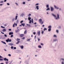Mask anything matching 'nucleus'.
<instances>
[{
  "label": "nucleus",
  "mask_w": 64,
  "mask_h": 64,
  "mask_svg": "<svg viewBox=\"0 0 64 64\" xmlns=\"http://www.w3.org/2000/svg\"><path fill=\"white\" fill-rule=\"evenodd\" d=\"M9 38H8L7 40H6V42H9Z\"/></svg>",
  "instance_id": "18"
},
{
  "label": "nucleus",
  "mask_w": 64,
  "mask_h": 64,
  "mask_svg": "<svg viewBox=\"0 0 64 64\" xmlns=\"http://www.w3.org/2000/svg\"><path fill=\"white\" fill-rule=\"evenodd\" d=\"M25 15V14H24V13H22V14L21 15H20V16H22V17H23V16Z\"/></svg>",
  "instance_id": "9"
},
{
  "label": "nucleus",
  "mask_w": 64,
  "mask_h": 64,
  "mask_svg": "<svg viewBox=\"0 0 64 64\" xmlns=\"http://www.w3.org/2000/svg\"><path fill=\"white\" fill-rule=\"evenodd\" d=\"M23 20H22L20 22V23H23Z\"/></svg>",
  "instance_id": "42"
},
{
  "label": "nucleus",
  "mask_w": 64,
  "mask_h": 64,
  "mask_svg": "<svg viewBox=\"0 0 64 64\" xmlns=\"http://www.w3.org/2000/svg\"><path fill=\"white\" fill-rule=\"evenodd\" d=\"M6 64H8V62H6Z\"/></svg>",
  "instance_id": "63"
},
{
  "label": "nucleus",
  "mask_w": 64,
  "mask_h": 64,
  "mask_svg": "<svg viewBox=\"0 0 64 64\" xmlns=\"http://www.w3.org/2000/svg\"><path fill=\"white\" fill-rule=\"evenodd\" d=\"M20 43V42L19 41H18V42L16 43V44H18Z\"/></svg>",
  "instance_id": "26"
},
{
  "label": "nucleus",
  "mask_w": 64,
  "mask_h": 64,
  "mask_svg": "<svg viewBox=\"0 0 64 64\" xmlns=\"http://www.w3.org/2000/svg\"><path fill=\"white\" fill-rule=\"evenodd\" d=\"M50 9L51 11L52 12L53 10H54V8H53V7H51L50 8Z\"/></svg>",
  "instance_id": "3"
},
{
  "label": "nucleus",
  "mask_w": 64,
  "mask_h": 64,
  "mask_svg": "<svg viewBox=\"0 0 64 64\" xmlns=\"http://www.w3.org/2000/svg\"><path fill=\"white\" fill-rule=\"evenodd\" d=\"M41 45H42V46H43V44H42V43H41Z\"/></svg>",
  "instance_id": "58"
},
{
  "label": "nucleus",
  "mask_w": 64,
  "mask_h": 64,
  "mask_svg": "<svg viewBox=\"0 0 64 64\" xmlns=\"http://www.w3.org/2000/svg\"><path fill=\"white\" fill-rule=\"evenodd\" d=\"M4 36L5 37H7V35L6 34H4Z\"/></svg>",
  "instance_id": "37"
},
{
  "label": "nucleus",
  "mask_w": 64,
  "mask_h": 64,
  "mask_svg": "<svg viewBox=\"0 0 64 64\" xmlns=\"http://www.w3.org/2000/svg\"><path fill=\"white\" fill-rule=\"evenodd\" d=\"M34 20H36V21H37V19L36 18H35Z\"/></svg>",
  "instance_id": "60"
},
{
  "label": "nucleus",
  "mask_w": 64,
  "mask_h": 64,
  "mask_svg": "<svg viewBox=\"0 0 64 64\" xmlns=\"http://www.w3.org/2000/svg\"><path fill=\"white\" fill-rule=\"evenodd\" d=\"M61 27L60 26H59L58 27V28H59V29H60L61 28Z\"/></svg>",
  "instance_id": "41"
},
{
  "label": "nucleus",
  "mask_w": 64,
  "mask_h": 64,
  "mask_svg": "<svg viewBox=\"0 0 64 64\" xmlns=\"http://www.w3.org/2000/svg\"><path fill=\"white\" fill-rule=\"evenodd\" d=\"M20 39L18 38H17V41H18V40L20 41Z\"/></svg>",
  "instance_id": "35"
},
{
  "label": "nucleus",
  "mask_w": 64,
  "mask_h": 64,
  "mask_svg": "<svg viewBox=\"0 0 64 64\" xmlns=\"http://www.w3.org/2000/svg\"><path fill=\"white\" fill-rule=\"evenodd\" d=\"M54 6L55 9H59V8L57 7V6L55 5H54Z\"/></svg>",
  "instance_id": "2"
},
{
  "label": "nucleus",
  "mask_w": 64,
  "mask_h": 64,
  "mask_svg": "<svg viewBox=\"0 0 64 64\" xmlns=\"http://www.w3.org/2000/svg\"><path fill=\"white\" fill-rule=\"evenodd\" d=\"M15 22H14V24L13 25V27H15Z\"/></svg>",
  "instance_id": "29"
},
{
  "label": "nucleus",
  "mask_w": 64,
  "mask_h": 64,
  "mask_svg": "<svg viewBox=\"0 0 64 64\" xmlns=\"http://www.w3.org/2000/svg\"><path fill=\"white\" fill-rule=\"evenodd\" d=\"M26 25L28 26L29 27H31V26H30V24H26Z\"/></svg>",
  "instance_id": "22"
},
{
  "label": "nucleus",
  "mask_w": 64,
  "mask_h": 64,
  "mask_svg": "<svg viewBox=\"0 0 64 64\" xmlns=\"http://www.w3.org/2000/svg\"><path fill=\"white\" fill-rule=\"evenodd\" d=\"M24 36V34H21L20 35V37H23V36Z\"/></svg>",
  "instance_id": "12"
},
{
  "label": "nucleus",
  "mask_w": 64,
  "mask_h": 64,
  "mask_svg": "<svg viewBox=\"0 0 64 64\" xmlns=\"http://www.w3.org/2000/svg\"><path fill=\"white\" fill-rule=\"evenodd\" d=\"M17 17H18V16H16V17H15V20H17Z\"/></svg>",
  "instance_id": "24"
},
{
  "label": "nucleus",
  "mask_w": 64,
  "mask_h": 64,
  "mask_svg": "<svg viewBox=\"0 0 64 64\" xmlns=\"http://www.w3.org/2000/svg\"><path fill=\"white\" fill-rule=\"evenodd\" d=\"M19 23V20H16V23Z\"/></svg>",
  "instance_id": "32"
},
{
  "label": "nucleus",
  "mask_w": 64,
  "mask_h": 64,
  "mask_svg": "<svg viewBox=\"0 0 64 64\" xmlns=\"http://www.w3.org/2000/svg\"><path fill=\"white\" fill-rule=\"evenodd\" d=\"M36 36H34V39H35V40H36Z\"/></svg>",
  "instance_id": "50"
},
{
  "label": "nucleus",
  "mask_w": 64,
  "mask_h": 64,
  "mask_svg": "<svg viewBox=\"0 0 64 64\" xmlns=\"http://www.w3.org/2000/svg\"><path fill=\"white\" fill-rule=\"evenodd\" d=\"M33 34L34 35H35V34H36V32H34Z\"/></svg>",
  "instance_id": "52"
},
{
  "label": "nucleus",
  "mask_w": 64,
  "mask_h": 64,
  "mask_svg": "<svg viewBox=\"0 0 64 64\" xmlns=\"http://www.w3.org/2000/svg\"><path fill=\"white\" fill-rule=\"evenodd\" d=\"M13 36V35H11L10 36L11 37H12Z\"/></svg>",
  "instance_id": "61"
},
{
  "label": "nucleus",
  "mask_w": 64,
  "mask_h": 64,
  "mask_svg": "<svg viewBox=\"0 0 64 64\" xmlns=\"http://www.w3.org/2000/svg\"><path fill=\"white\" fill-rule=\"evenodd\" d=\"M4 60L5 61H8V59H7L6 58H5L4 59Z\"/></svg>",
  "instance_id": "5"
},
{
  "label": "nucleus",
  "mask_w": 64,
  "mask_h": 64,
  "mask_svg": "<svg viewBox=\"0 0 64 64\" xmlns=\"http://www.w3.org/2000/svg\"><path fill=\"white\" fill-rule=\"evenodd\" d=\"M48 7H49V5H46V8H48Z\"/></svg>",
  "instance_id": "36"
},
{
  "label": "nucleus",
  "mask_w": 64,
  "mask_h": 64,
  "mask_svg": "<svg viewBox=\"0 0 64 64\" xmlns=\"http://www.w3.org/2000/svg\"><path fill=\"white\" fill-rule=\"evenodd\" d=\"M15 31L16 33H17V32H19V30H16Z\"/></svg>",
  "instance_id": "21"
},
{
  "label": "nucleus",
  "mask_w": 64,
  "mask_h": 64,
  "mask_svg": "<svg viewBox=\"0 0 64 64\" xmlns=\"http://www.w3.org/2000/svg\"><path fill=\"white\" fill-rule=\"evenodd\" d=\"M27 33V30H26L24 31V34H26Z\"/></svg>",
  "instance_id": "23"
},
{
  "label": "nucleus",
  "mask_w": 64,
  "mask_h": 64,
  "mask_svg": "<svg viewBox=\"0 0 64 64\" xmlns=\"http://www.w3.org/2000/svg\"><path fill=\"white\" fill-rule=\"evenodd\" d=\"M52 15L54 16V19H55V20H58L60 19V17H59V14H57V17H56V15H55V14H52Z\"/></svg>",
  "instance_id": "1"
},
{
  "label": "nucleus",
  "mask_w": 64,
  "mask_h": 64,
  "mask_svg": "<svg viewBox=\"0 0 64 64\" xmlns=\"http://www.w3.org/2000/svg\"><path fill=\"white\" fill-rule=\"evenodd\" d=\"M3 1H2L0 2V3H3Z\"/></svg>",
  "instance_id": "40"
},
{
  "label": "nucleus",
  "mask_w": 64,
  "mask_h": 64,
  "mask_svg": "<svg viewBox=\"0 0 64 64\" xmlns=\"http://www.w3.org/2000/svg\"><path fill=\"white\" fill-rule=\"evenodd\" d=\"M31 14H28V16L29 17H30V16H31Z\"/></svg>",
  "instance_id": "33"
},
{
  "label": "nucleus",
  "mask_w": 64,
  "mask_h": 64,
  "mask_svg": "<svg viewBox=\"0 0 64 64\" xmlns=\"http://www.w3.org/2000/svg\"><path fill=\"white\" fill-rule=\"evenodd\" d=\"M9 45H10V46H12V45H13L14 44L13 43H10L8 44Z\"/></svg>",
  "instance_id": "8"
},
{
  "label": "nucleus",
  "mask_w": 64,
  "mask_h": 64,
  "mask_svg": "<svg viewBox=\"0 0 64 64\" xmlns=\"http://www.w3.org/2000/svg\"><path fill=\"white\" fill-rule=\"evenodd\" d=\"M1 33H2L3 34H4V33L2 32H1Z\"/></svg>",
  "instance_id": "62"
},
{
  "label": "nucleus",
  "mask_w": 64,
  "mask_h": 64,
  "mask_svg": "<svg viewBox=\"0 0 64 64\" xmlns=\"http://www.w3.org/2000/svg\"><path fill=\"white\" fill-rule=\"evenodd\" d=\"M3 60V59L2 58H0V61H2Z\"/></svg>",
  "instance_id": "47"
},
{
  "label": "nucleus",
  "mask_w": 64,
  "mask_h": 64,
  "mask_svg": "<svg viewBox=\"0 0 64 64\" xmlns=\"http://www.w3.org/2000/svg\"><path fill=\"white\" fill-rule=\"evenodd\" d=\"M1 42L2 43H3L4 44H6V42H4L3 41H2Z\"/></svg>",
  "instance_id": "15"
},
{
  "label": "nucleus",
  "mask_w": 64,
  "mask_h": 64,
  "mask_svg": "<svg viewBox=\"0 0 64 64\" xmlns=\"http://www.w3.org/2000/svg\"><path fill=\"white\" fill-rule=\"evenodd\" d=\"M43 33H44V31H42V34H43Z\"/></svg>",
  "instance_id": "45"
},
{
  "label": "nucleus",
  "mask_w": 64,
  "mask_h": 64,
  "mask_svg": "<svg viewBox=\"0 0 64 64\" xmlns=\"http://www.w3.org/2000/svg\"><path fill=\"white\" fill-rule=\"evenodd\" d=\"M39 5V4L38 3L36 4H35L36 6V5Z\"/></svg>",
  "instance_id": "51"
},
{
  "label": "nucleus",
  "mask_w": 64,
  "mask_h": 64,
  "mask_svg": "<svg viewBox=\"0 0 64 64\" xmlns=\"http://www.w3.org/2000/svg\"><path fill=\"white\" fill-rule=\"evenodd\" d=\"M38 48H42V47L41 46H38Z\"/></svg>",
  "instance_id": "28"
},
{
  "label": "nucleus",
  "mask_w": 64,
  "mask_h": 64,
  "mask_svg": "<svg viewBox=\"0 0 64 64\" xmlns=\"http://www.w3.org/2000/svg\"><path fill=\"white\" fill-rule=\"evenodd\" d=\"M28 20H30L31 19V18L29 16V17H28Z\"/></svg>",
  "instance_id": "19"
},
{
  "label": "nucleus",
  "mask_w": 64,
  "mask_h": 64,
  "mask_svg": "<svg viewBox=\"0 0 64 64\" xmlns=\"http://www.w3.org/2000/svg\"><path fill=\"white\" fill-rule=\"evenodd\" d=\"M14 49H16V47H14Z\"/></svg>",
  "instance_id": "53"
},
{
  "label": "nucleus",
  "mask_w": 64,
  "mask_h": 64,
  "mask_svg": "<svg viewBox=\"0 0 64 64\" xmlns=\"http://www.w3.org/2000/svg\"><path fill=\"white\" fill-rule=\"evenodd\" d=\"M57 40V39H54V42H56V41Z\"/></svg>",
  "instance_id": "25"
},
{
  "label": "nucleus",
  "mask_w": 64,
  "mask_h": 64,
  "mask_svg": "<svg viewBox=\"0 0 64 64\" xmlns=\"http://www.w3.org/2000/svg\"><path fill=\"white\" fill-rule=\"evenodd\" d=\"M20 47L21 49H23V48H24V47L23 46H20Z\"/></svg>",
  "instance_id": "10"
},
{
  "label": "nucleus",
  "mask_w": 64,
  "mask_h": 64,
  "mask_svg": "<svg viewBox=\"0 0 64 64\" xmlns=\"http://www.w3.org/2000/svg\"><path fill=\"white\" fill-rule=\"evenodd\" d=\"M7 5H10V4H9V3H7Z\"/></svg>",
  "instance_id": "57"
},
{
  "label": "nucleus",
  "mask_w": 64,
  "mask_h": 64,
  "mask_svg": "<svg viewBox=\"0 0 64 64\" xmlns=\"http://www.w3.org/2000/svg\"><path fill=\"white\" fill-rule=\"evenodd\" d=\"M38 35L39 36L40 35V31H39L38 32Z\"/></svg>",
  "instance_id": "7"
},
{
  "label": "nucleus",
  "mask_w": 64,
  "mask_h": 64,
  "mask_svg": "<svg viewBox=\"0 0 64 64\" xmlns=\"http://www.w3.org/2000/svg\"><path fill=\"white\" fill-rule=\"evenodd\" d=\"M56 32L57 33H58V30H56Z\"/></svg>",
  "instance_id": "59"
},
{
  "label": "nucleus",
  "mask_w": 64,
  "mask_h": 64,
  "mask_svg": "<svg viewBox=\"0 0 64 64\" xmlns=\"http://www.w3.org/2000/svg\"><path fill=\"white\" fill-rule=\"evenodd\" d=\"M36 8L37 10H39V6H36Z\"/></svg>",
  "instance_id": "16"
},
{
  "label": "nucleus",
  "mask_w": 64,
  "mask_h": 64,
  "mask_svg": "<svg viewBox=\"0 0 64 64\" xmlns=\"http://www.w3.org/2000/svg\"><path fill=\"white\" fill-rule=\"evenodd\" d=\"M8 55L9 56H10H10H11V54H8Z\"/></svg>",
  "instance_id": "48"
},
{
  "label": "nucleus",
  "mask_w": 64,
  "mask_h": 64,
  "mask_svg": "<svg viewBox=\"0 0 64 64\" xmlns=\"http://www.w3.org/2000/svg\"><path fill=\"white\" fill-rule=\"evenodd\" d=\"M9 42H11V40L10 39V40H9Z\"/></svg>",
  "instance_id": "54"
},
{
  "label": "nucleus",
  "mask_w": 64,
  "mask_h": 64,
  "mask_svg": "<svg viewBox=\"0 0 64 64\" xmlns=\"http://www.w3.org/2000/svg\"><path fill=\"white\" fill-rule=\"evenodd\" d=\"M51 28H52V26H49L48 27V28H49L51 29Z\"/></svg>",
  "instance_id": "13"
},
{
  "label": "nucleus",
  "mask_w": 64,
  "mask_h": 64,
  "mask_svg": "<svg viewBox=\"0 0 64 64\" xmlns=\"http://www.w3.org/2000/svg\"><path fill=\"white\" fill-rule=\"evenodd\" d=\"M11 34H13V32H9V34L10 35H11Z\"/></svg>",
  "instance_id": "11"
},
{
  "label": "nucleus",
  "mask_w": 64,
  "mask_h": 64,
  "mask_svg": "<svg viewBox=\"0 0 64 64\" xmlns=\"http://www.w3.org/2000/svg\"><path fill=\"white\" fill-rule=\"evenodd\" d=\"M22 25V26H25V24L24 23H22V24H21Z\"/></svg>",
  "instance_id": "20"
},
{
  "label": "nucleus",
  "mask_w": 64,
  "mask_h": 64,
  "mask_svg": "<svg viewBox=\"0 0 64 64\" xmlns=\"http://www.w3.org/2000/svg\"><path fill=\"white\" fill-rule=\"evenodd\" d=\"M31 20H30V22H29V23H31Z\"/></svg>",
  "instance_id": "44"
},
{
  "label": "nucleus",
  "mask_w": 64,
  "mask_h": 64,
  "mask_svg": "<svg viewBox=\"0 0 64 64\" xmlns=\"http://www.w3.org/2000/svg\"><path fill=\"white\" fill-rule=\"evenodd\" d=\"M43 23H44V22L43 21H42V22L41 23V24L42 25L43 24Z\"/></svg>",
  "instance_id": "46"
},
{
  "label": "nucleus",
  "mask_w": 64,
  "mask_h": 64,
  "mask_svg": "<svg viewBox=\"0 0 64 64\" xmlns=\"http://www.w3.org/2000/svg\"><path fill=\"white\" fill-rule=\"evenodd\" d=\"M48 31L49 32H50L51 31V28H49L48 30Z\"/></svg>",
  "instance_id": "17"
},
{
  "label": "nucleus",
  "mask_w": 64,
  "mask_h": 64,
  "mask_svg": "<svg viewBox=\"0 0 64 64\" xmlns=\"http://www.w3.org/2000/svg\"><path fill=\"white\" fill-rule=\"evenodd\" d=\"M14 47L13 46H12L11 47V49H13V48H14Z\"/></svg>",
  "instance_id": "55"
},
{
  "label": "nucleus",
  "mask_w": 64,
  "mask_h": 64,
  "mask_svg": "<svg viewBox=\"0 0 64 64\" xmlns=\"http://www.w3.org/2000/svg\"><path fill=\"white\" fill-rule=\"evenodd\" d=\"M50 10V8H48L46 10V11H48V10Z\"/></svg>",
  "instance_id": "31"
},
{
  "label": "nucleus",
  "mask_w": 64,
  "mask_h": 64,
  "mask_svg": "<svg viewBox=\"0 0 64 64\" xmlns=\"http://www.w3.org/2000/svg\"><path fill=\"white\" fill-rule=\"evenodd\" d=\"M14 19H15V18H13L12 19V22H13V21H14Z\"/></svg>",
  "instance_id": "38"
},
{
  "label": "nucleus",
  "mask_w": 64,
  "mask_h": 64,
  "mask_svg": "<svg viewBox=\"0 0 64 64\" xmlns=\"http://www.w3.org/2000/svg\"><path fill=\"white\" fill-rule=\"evenodd\" d=\"M1 28H5V27H4L3 26H1Z\"/></svg>",
  "instance_id": "34"
},
{
  "label": "nucleus",
  "mask_w": 64,
  "mask_h": 64,
  "mask_svg": "<svg viewBox=\"0 0 64 64\" xmlns=\"http://www.w3.org/2000/svg\"><path fill=\"white\" fill-rule=\"evenodd\" d=\"M25 3H26L25 2H23V4H25Z\"/></svg>",
  "instance_id": "56"
},
{
  "label": "nucleus",
  "mask_w": 64,
  "mask_h": 64,
  "mask_svg": "<svg viewBox=\"0 0 64 64\" xmlns=\"http://www.w3.org/2000/svg\"><path fill=\"white\" fill-rule=\"evenodd\" d=\"M42 19L41 18H40L39 20V22L40 23H41V22H42Z\"/></svg>",
  "instance_id": "4"
},
{
  "label": "nucleus",
  "mask_w": 64,
  "mask_h": 64,
  "mask_svg": "<svg viewBox=\"0 0 64 64\" xmlns=\"http://www.w3.org/2000/svg\"><path fill=\"white\" fill-rule=\"evenodd\" d=\"M27 41H30V39H28V40H27Z\"/></svg>",
  "instance_id": "43"
},
{
  "label": "nucleus",
  "mask_w": 64,
  "mask_h": 64,
  "mask_svg": "<svg viewBox=\"0 0 64 64\" xmlns=\"http://www.w3.org/2000/svg\"><path fill=\"white\" fill-rule=\"evenodd\" d=\"M25 37H23V38H22V39H25Z\"/></svg>",
  "instance_id": "64"
},
{
  "label": "nucleus",
  "mask_w": 64,
  "mask_h": 64,
  "mask_svg": "<svg viewBox=\"0 0 64 64\" xmlns=\"http://www.w3.org/2000/svg\"><path fill=\"white\" fill-rule=\"evenodd\" d=\"M54 37H57V36H56L55 35H54Z\"/></svg>",
  "instance_id": "49"
},
{
  "label": "nucleus",
  "mask_w": 64,
  "mask_h": 64,
  "mask_svg": "<svg viewBox=\"0 0 64 64\" xmlns=\"http://www.w3.org/2000/svg\"><path fill=\"white\" fill-rule=\"evenodd\" d=\"M62 60V61H64V59L63 58H61L60 59V61Z\"/></svg>",
  "instance_id": "14"
},
{
  "label": "nucleus",
  "mask_w": 64,
  "mask_h": 64,
  "mask_svg": "<svg viewBox=\"0 0 64 64\" xmlns=\"http://www.w3.org/2000/svg\"><path fill=\"white\" fill-rule=\"evenodd\" d=\"M37 39H38V41H40V39L39 38H38Z\"/></svg>",
  "instance_id": "30"
},
{
  "label": "nucleus",
  "mask_w": 64,
  "mask_h": 64,
  "mask_svg": "<svg viewBox=\"0 0 64 64\" xmlns=\"http://www.w3.org/2000/svg\"><path fill=\"white\" fill-rule=\"evenodd\" d=\"M63 61L61 62V64H64V61L62 60Z\"/></svg>",
  "instance_id": "27"
},
{
  "label": "nucleus",
  "mask_w": 64,
  "mask_h": 64,
  "mask_svg": "<svg viewBox=\"0 0 64 64\" xmlns=\"http://www.w3.org/2000/svg\"><path fill=\"white\" fill-rule=\"evenodd\" d=\"M47 30V28H46L44 29V31H45V30Z\"/></svg>",
  "instance_id": "39"
},
{
  "label": "nucleus",
  "mask_w": 64,
  "mask_h": 64,
  "mask_svg": "<svg viewBox=\"0 0 64 64\" xmlns=\"http://www.w3.org/2000/svg\"><path fill=\"white\" fill-rule=\"evenodd\" d=\"M6 31V30L5 28H4L2 30V32H5Z\"/></svg>",
  "instance_id": "6"
}]
</instances>
